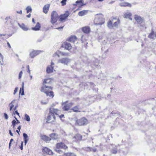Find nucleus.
Listing matches in <instances>:
<instances>
[{"label":"nucleus","mask_w":156,"mask_h":156,"mask_svg":"<svg viewBox=\"0 0 156 156\" xmlns=\"http://www.w3.org/2000/svg\"><path fill=\"white\" fill-rule=\"evenodd\" d=\"M32 21L34 23H35V22L34 21V18H33L32 19Z\"/></svg>","instance_id":"nucleus-62"},{"label":"nucleus","mask_w":156,"mask_h":156,"mask_svg":"<svg viewBox=\"0 0 156 156\" xmlns=\"http://www.w3.org/2000/svg\"><path fill=\"white\" fill-rule=\"evenodd\" d=\"M100 61L98 60H97L96 61V62L95 63H94V65L95 66H98V64L99 63V62H100Z\"/></svg>","instance_id":"nucleus-47"},{"label":"nucleus","mask_w":156,"mask_h":156,"mask_svg":"<svg viewBox=\"0 0 156 156\" xmlns=\"http://www.w3.org/2000/svg\"><path fill=\"white\" fill-rule=\"evenodd\" d=\"M9 147V149H10V148L11 147H12V148H13V149H15V148L14 147Z\"/></svg>","instance_id":"nucleus-61"},{"label":"nucleus","mask_w":156,"mask_h":156,"mask_svg":"<svg viewBox=\"0 0 156 156\" xmlns=\"http://www.w3.org/2000/svg\"><path fill=\"white\" fill-rule=\"evenodd\" d=\"M14 114H16L20 116L19 113L17 112V110H16L15 111H14Z\"/></svg>","instance_id":"nucleus-51"},{"label":"nucleus","mask_w":156,"mask_h":156,"mask_svg":"<svg viewBox=\"0 0 156 156\" xmlns=\"http://www.w3.org/2000/svg\"><path fill=\"white\" fill-rule=\"evenodd\" d=\"M108 26L109 28H111L112 27V23L111 21H109L108 23Z\"/></svg>","instance_id":"nucleus-38"},{"label":"nucleus","mask_w":156,"mask_h":156,"mask_svg":"<svg viewBox=\"0 0 156 156\" xmlns=\"http://www.w3.org/2000/svg\"><path fill=\"white\" fill-rule=\"evenodd\" d=\"M18 107V105H16L15 107L14 108V110H16V109H17V108Z\"/></svg>","instance_id":"nucleus-55"},{"label":"nucleus","mask_w":156,"mask_h":156,"mask_svg":"<svg viewBox=\"0 0 156 156\" xmlns=\"http://www.w3.org/2000/svg\"><path fill=\"white\" fill-rule=\"evenodd\" d=\"M13 141V139H11L10 142V143H11L12 141Z\"/></svg>","instance_id":"nucleus-64"},{"label":"nucleus","mask_w":156,"mask_h":156,"mask_svg":"<svg viewBox=\"0 0 156 156\" xmlns=\"http://www.w3.org/2000/svg\"><path fill=\"white\" fill-rule=\"evenodd\" d=\"M54 65V63L52 62H51V65L50 66H48L47 67L46 71L48 73H52L53 72V65Z\"/></svg>","instance_id":"nucleus-10"},{"label":"nucleus","mask_w":156,"mask_h":156,"mask_svg":"<svg viewBox=\"0 0 156 156\" xmlns=\"http://www.w3.org/2000/svg\"><path fill=\"white\" fill-rule=\"evenodd\" d=\"M86 150L88 151H91L93 152H95L96 151V149L95 147H87Z\"/></svg>","instance_id":"nucleus-21"},{"label":"nucleus","mask_w":156,"mask_h":156,"mask_svg":"<svg viewBox=\"0 0 156 156\" xmlns=\"http://www.w3.org/2000/svg\"><path fill=\"white\" fill-rule=\"evenodd\" d=\"M58 16L55 11H53L51 14V22L52 24L55 23L57 20Z\"/></svg>","instance_id":"nucleus-4"},{"label":"nucleus","mask_w":156,"mask_h":156,"mask_svg":"<svg viewBox=\"0 0 156 156\" xmlns=\"http://www.w3.org/2000/svg\"><path fill=\"white\" fill-rule=\"evenodd\" d=\"M148 37L149 38L152 39H155L156 38V34L155 32L152 30L151 32L149 35Z\"/></svg>","instance_id":"nucleus-12"},{"label":"nucleus","mask_w":156,"mask_h":156,"mask_svg":"<svg viewBox=\"0 0 156 156\" xmlns=\"http://www.w3.org/2000/svg\"><path fill=\"white\" fill-rule=\"evenodd\" d=\"M4 116L5 119H8V116L6 113H5L4 114Z\"/></svg>","instance_id":"nucleus-50"},{"label":"nucleus","mask_w":156,"mask_h":156,"mask_svg":"<svg viewBox=\"0 0 156 156\" xmlns=\"http://www.w3.org/2000/svg\"><path fill=\"white\" fill-rule=\"evenodd\" d=\"M82 136L80 135L77 134L74 137L77 140H80L82 139Z\"/></svg>","instance_id":"nucleus-29"},{"label":"nucleus","mask_w":156,"mask_h":156,"mask_svg":"<svg viewBox=\"0 0 156 156\" xmlns=\"http://www.w3.org/2000/svg\"><path fill=\"white\" fill-rule=\"evenodd\" d=\"M103 16L102 14H98L95 15V18L94 21L95 25H102L104 23V19L103 18Z\"/></svg>","instance_id":"nucleus-3"},{"label":"nucleus","mask_w":156,"mask_h":156,"mask_svg":"<svg viewBox=\"0 0 156 156\" xmlns=\"http://www.w3.org/2000/svg\"><path fill=\"white\" fill-rule=\"evenodd\" d=\"M77 40V38L75 36H71L68 39V41L74 43Z\"/></svg>","instance_id":"nucleus-15"},{"label":"nucleus","mask_w":156,"mask_h":156,"mask_svg":"<svg viewBox=\"0 0 156 156\" xmlns=\"http://www.w3.org/2000/svg\"><path fill=\"white\" fill-rule=\"evenodd\" d=\"M40 24L39 22H37V23L36 26L34 27H32V29L34 30L37 31L40 30Z\"/></svg>","instance_id":"nucleus-18"},{"label":"nucleus","mask_w":156,"mask_h":156,"mask_svg":"<svg viewBox=\"0 0 156 156\" xmlns=\"http://www.w3.org/2000/svg\"><path fill=\"white\" fill-rule=\"evenodd\" d=\"M72 103H68V101L62 103V105L63 106V109L64 111H68L72 106Z\"/></svg>","instance_id":"nucleus-6"},{"label":"nucleus","mask_w":156,"mask_h":156,"mask_svg":"<svg viewBox=\"0 0 156 156\" xmlns=\"http://www.w3.org/2000/svg\"><path fill=\"white\" fill-rule=\"evenodd\" d=\"M111 152L113 154H116L117 153V150L116 149L114 148L111 150Z\"/></svg>","instance_id":"nucleus-41"},{"label":"nucleus","mask_w":156,"mask_h":156,"mask_svg":"<svg viewBox=\"0 0 156 156\" xmlns=\"http://www.w3.org/2000/svg\"><path fill=\"white\" fill-rule=\"evenodd\" d=\"M70 59L67 58H62L58 60V62L67 65L70 62Z\"/></svg>","instance_id":"nucleus-7"},{"label":"nucleus","mask_w":156,"mask_h":156,"mask_svg":"<svg viewBox=\"0 0 156 156\" xmlns=\"http://www.w3.org/2000/svg\"><path fill=\"white\" fill-rule=\"evenodd\" d=\"M23 74V72L22 71H20L19 74V79L22 76Z\"/></svg>","instance_id":"nucleus-48"},{"label":"nucleus","mask_w":156,"mask_h":156,"mask_svg":"<svg viewBox=\"0 0 156 156\" xmlns=\"http://www.w3.org/2000/svg\"><path fill=\"white\" fill-rule=\"evenodd\" d=\"M11 20V17H7L5 18V20H6L7 23H8V22L9 23V22H10Z\"/></svg>","instance_id":"nucleus-37"},{"label":"nucleus","mask_w":156,"mask_h":156,"mask_svg":"<svg viewBox=\"0 0 156 156\" xmlns=\"http://www.w3.org/2000/svg\"><path fill=\"white\" fill-rule=\"evenodd\" d=\"M56 146H66V145L63 142L58 143L56 144Z\"/></svg>","instance_id":"nucleus-33"},{"label":"nucleus","mask_w":156,"mask_h":156,"mask_svg":"<svg viewBox=\"0 0 156 156\" xmlns=\"http://www.w3.org/2000/svg\"><path fill=\"white\" fill-rule=\"evenodd\" d=\"M18 90V88L17 87H16L15 88V89L14 90V93H13L14 94H16V93L17 92V91Z\"/></svg>","instance_id":"nucleus-49"},{"label":"nucleus","mask_w":156,"mask_h":156,"mask_svg":"<svg viewBox=\"0 0 156 156\" xmlns=\"http://www.w3.org/2000/svg\"><path fill=\"white\" fill-rule=\"evenodd\" d=\"M82 30L85 33L87 34L90 31V28L88 27H85L82 28Z\"/></svg>","instance_id":"nucleus-17"},{"label":"nucleus","mask_w":156,"mask_h":156,"mask_svg":"<svg viewBox=\"0 0 156 156\" xmlns=\"http://www.w3.org/2000/svg\"><path fill=\"white\" fill-rule=\"evenodd\" d=\"M52 87L51 86H47L44 85L41 88V91L45 93L47 96L53 98L54 97L53 93L51 91Z\"/></svg>","instance_id":"nucleus-2"},{"label":"nucleus","mask_w":156,"mask_h":156,"mask_svg":"<svg viewBox=\"0 0 156 156\" xmlns=\"http://www.w3.org/2000/svg\"><path fill=\"white\" fill-rule=\"evenodd\" d=\"M134 18L138 23H142L143 21V19L141 17L138 15H135Z\"/></svg>","instance_id":"nucleus-14"},{"label":"nucleus","mask_w":156,"mask_h":156,"mask_svg":"<svg viewBox=\"0 0 156 156\" xmlns=\"http://www.w3.org/2000/svg\"><path fill=\"white\" fill-rule=\"evenodd\" d=\"M57 149L56 150L57 152H58L59 153H60L61 152V150H60V149H66L67 148V147H57Z\"/></svg>","instance_id":"nucleus-27"},{"label":"nucleus","mask_w":156,"mask_h":156,"mask_svg":"<svg viewBox=\"0 0 156 156\" xmlns=\"http://www.w3.org/2000/svg\"><path fill=\"white\" fill-rule=\"evenodd\" d=\"M49 136L51 139L54 140H56L58 138V135L54 133L51 134Z\"/></svg>","instance_id":"nucleus-20"},{"label":"nucleus","mask_w":156,"mask_h":156,"mask_svg":"<svg viewBox=\"0 0 156 156\" xmlns=\"http://www.w3.org/2000/svg\"><path fill=\"white\" fill-rule=\"evenodd\" d=\"M42 152L44 154L46 153L50 155H52L53 154L51 150L46 147L42 149Z\"/></svg>","instance_id":"nucleus-9"},{"label":"nucleus","mask_w":156,"mask_h":156,"mask_svg":"<svg viewBox=\"0 0 156 156\" xmlns=\"http://www.w3.org/2000/svg\"><path fill=\"white\" fill-rule=\"evenodd\" d=\"M74 112H78V108L77 107H74L73 109Z\"/></svg>","instance_id":"nucleus-40"},{"label":"nucleus","mask_w":156,"mask_h":156,"mask_svg":"<svg viewBox=\"0 0 156 156\" xmlns=\"http://www.w3.org/2000/svg\"><path fill=\"white\" fill-rule=\"evenodd\" d=\"M41 103L42 105H46L48 103V100H47L46 101H44L43 100H41Z\"/></svg>","instance_id":"nucleus-42"},{"label":"nucleus","mask_w":156,"mask_h":156,"mask_svg":"<svg viewBox=\"0 0 156 156\" xmlns=\"http://www.w3.org/2000/svg\"><path fill=\"white\" fill-rule=\"evenodd\" d=\"M131 16V14L129 12H127L124 14V17L126 18H129L130 20H132V19L130 17Z\"/></svg>","instance_id":"nucleus-19"},{"label":"nucleus","mask_w":156,"mask_h":156,"mask_svg":"<svg viewBox=\"0 0 156 156\" xmlns=\"http://www.w3.org/2000/svg\"><path fill=\"white\" fill-rule=\"evenodd\" d=\"M67 0H62L61 2V3L62 4V5H64L66 4V2Z\"/></svg>","instance_id":"nucleus-43"},{"label":"nucleus","mask_w":156,"mask_h":156,"mask_svg":"<svg viewBox=\"0 0 156 156\" xmlns=\"http://www.w3.org/2000/svg\"><path fill=\"white\" fill-rule=\"evenodd\" d=\"M59 111L58 109L51 108L49 109V112L47 117V122L53 123L55 120V115H57Z\"/></svg>","instance_id":"nucleus-1"},{"label":"nucleus","mask_w":156,"mask_h":156,"mask_svg":"<svg viewBox=\"0 0 156 156\" xmlns=\"http://www.w3.org/2000/svg\"><path fill=\"white\" fill-rule=\"evenodd\" d=\"M65 155L66 156H76V155L73 153H65Z\"/></svg>","instance_id":"nucleus-31"},{"label":"nucleus","mask_w":156,"mask_h":156,"mask_svg":"<svg viewBox=\"0 0 156 156\" xmlns=\"http://www.w3.org/2000/svg\"><path fill=\"white\" fill-rule=\"evenodd\" d=\"M21 27L24 30L26 31L28 30V28L25 27V26H21Z\"/></svg>","instance_id":"nucleus-45"},{"label":"nucleus","mask_w":156,"mask_h":156,"mask_svg":"<svg viewBox=\"0 0 156 156\" xmlns=\"http://www.w3.org/2000/svg\"><path fill=\"white\" fill-rule=\"evenodd\" d=\"M53 56L54 57H57V58H58L59 57V55L57 53V52H56L53 55Z\"/></svg>","instance_id":"nucleus-46"},{"label":"nucleus","mask_w":156,"mask_h":156,"mask_svg":"<svg viewBox=\"0 0 156 156\" xmlns=\"http://www.w3.org/2000/svg\"><path fill=\"white\" fill-rule=\"evenodd\" d=\"M119 23V22H115L112 25V26L113 27H116L118 24Z\"/></svg>","instance_id":"nucleus-44"},{"label":"nucleus","mask_w":156,"mask_h":156,"mask_svg":"<svg viewBox=\"0 0 156 156\" xmlns=\"http://www.w3.org/2000/svg\"><path fill=\"white\" fill-rule=\"evenodd\" d=\"M119 5L120 6H129V7H130L131 6V5L130 4L127 2H123L119 4Z\"/></svg>","instance_id":"nucleus-23"},{"label":"nucleus","mask_w":156,"mask_h":156,"mask_svg":"<svg viewBox=\"0 0 156 156\" xmlns=\"http://www.w3.org/2000/svg\"><path fill=\"white\" fill-rule=\"evenodd\" d=\"M12 125L13 128H14L16 125V122L15 120H13L12 121Z\"/></svg>","instance_id":"nucleus-39"},{"label":"nucleus","mask_w":156,"mask_h":156,"mask_svg":"<svg viewBox=\"0 0 156 156\" xmlns=\"http://www.w3.org/2000/svg\"><path fill=\"white\" fill-rule=\"evenodd\" d=\"M7 44L8 45V46L10 48H11V46L9 44V42H8L7 43Z\"/></svg>","instance_id":"nucleus-59"},{"label":"nucleus","mask_w":156,"mask_h":156,"mask_svg":"<svg viewBox=\"0 0 156 156\" xmlns=\"http://www.w3.org/2000/svg\"><path fill=\"white\" fill-rule=\"evenodd\" d=\"M41 52L39 51H33L30 53V55L31 58H34L37 55H38Z\"/></svg>","instance_id":"nucleus-11"},{"label":"nucleus","mask_w":156,"mask_h":156,"mask_svg":"<svg viewBox=\"0 0 156 156\" xmlns=\"http://www.w3.org/2000/svg\"><path fill=\"white\" fill-rule=\"evenodd\" d=\"M87 123V119L84 117L76 121V124L79 126L86 125Z\"/></svg>","instance_id":"nucleus-5"},{"label":"nucleus","mask_w":156,"mask_h":156,"mask_svg":"<svg viewBox=\"0 0 156 156\" xmlns=\"http://www.w3.org/2000/svg\"><path fill=\"white\" fill-rule=\"evenodd\" d=\"M87 12V10H83L79 12L78 13V15L80 16H83L86 14Z\"/></svg>","instance_id":"nucleus-25"},{"label":"nucleus","mask_w":156,"mask_h":156,"mask_svg":"<svg viewBox=\"0 0 156 156\" xmlns=\"http://www.w3.org/2000/svg\"><path fill=\"white\" fill-rule=\"evenodd\" d=\"M9 133L10 135L11 136H13V134L12 133L11 130H9Z\"/></svg>","instance_id":"nucleus-53"},{"label":"nucleus","mask_w":156,"mask_h":156,"mask_svg":"<svg viewBox=\"0 0 156 156\" xmlns=\"http://www.w3.org/2000/svg\"><path fill=\"white\" fill-rule=\"evenodd\" d=\"M50 5L49 4H48L44 5L43 8L44 12L46 14L48 12L50 7Z\"/></svg>","instance_id":"nucleus-16"},{"label":"nucleus","mask_w":156,"mask_h":156,"mask_svg":"<svg viewBox=\"0 0 156 156\" xmlns=\"http://www.w3.org/2000/svg\"><path fill=\"white\" fill-rule=\"evenodd\" d=\"M16 101V100H14L9 104V110L10 111L12 110V108L14 107V104L15 103Z\"/></svg>","instance_id":"nucleus-24"},{"label":"nucleus","mask_w":156,"mask_h":156,"mask_svg":"<svg viewBox=\"0 0 156 156\" xmlns=\"http://www.w3.org/2000/svg\"><path fill=\"white\" fill-rule=\"evenodd\" d=\"M3 60V56L2 55V54H1V53H0V62L1 64V65H2L3 64V62L2 61V62L1 61V60L2 61Z\"/></svg>","instance_id":"nucleus-36"},{"label":"nucleus","mask_w":156,"mask_h":156,"mask_svg":"<svg viewBox=\"0 0 156 156\" xmlns=\"http://www.w3.org/2000/svg\"><path fill=\"white\" fill-rule=\"evenodd\" d=\"M16 132L17 133H18V134H19V135L20 134V133H19V130H16Z\"/></svg>","instance_id":"nucleus-63"},{"label":"nucleus","mask_w":156,"mask_h":156,"mask_svg":"<svg viewBox=\"0 0 156 156\" xmlns=\"http://www.w3.org/2000/svg\"><path fill=\"white\" fill-rule=\"evenodd\" d=\"M23 136L24 138V142L25 144L27 142V139L28 138V136L27 134L25 133H23Z\"/></svg>","instance_id":"nucleus-28"},{"label":"nucleus","mask_w":156,"mask_h":156,"mask_svg":"<svg viewBox=\"0 0 156 156\" xmlns=\"http://www.w3.org/2000/svg\"><path fill=\"white\" fill-rule=\"evenodd\" d=\"M16 12L19 14H22V11L21 10H20V11H17Z\"/></svg>","instance_id":"nucleus-52"},{"label":"nucleus","mask_w":156,"mask_h":156,"mask_svg":"<svg viewBox=\"0 0 156 156\" xmlns=\"http://www.w3.org/2000/svg\"><path fill=\"white\" fill-rule=\"evenodd\" d=\"M63 27H58L57 28H56V29H57L58 30H59L60 29L62 28H63Z\"/></svg>","instance_id":"nucleus-58"},{"label":"nucleus","mask_w":156,"mask_h":156,"mask_svg":"<svg viewBox=\"0 0 156 156\" xmlns=\"http://www.w3.org/2000/svg\"><path fill=\"white\" fill-rule=\"evenodd\" d=\"M24 83L23 82L22 83V87L20 88V93L21 92V89L22 90V92L21 93L22 95H24Z\"/></svg>","instance_id":"nucleus-30"},{"label":"nucleus","mask_w":156,"mask_h":156,"mask_svg":"<svg viewBox=\"0 0 156 156\" xmlns=\"http://www.w3.org/2000/svg\"><path fill=\"white\" fill-rule=\"evenodd\" d=\"M69 15V13L68 11H66V12L62 15H61L59 16V21L61 22H64L65 20L68 17Z\"/></svg>","instance_id":"nucleus-8"},{"label":"nucleus","mask_w":156,"mask_h":156,"mask_svg":"<svg viewBox=\"0 0 156 156\" xmlns=\"http://www.w3.org/2000/svg\"><path fill=\"white\" fill-rule=\"evenodd\" d=\"M26 10L27 13H28L30 12H31L32 11V9L31 7L30 6L27 7L26 8Z\"/></svg>","instance_id":"nucleus-34"},{"label":"nucleus","mask_w":156,"mask_h":156,"mask_svg":"<svg viewBox=\"0 0 156 156\" xmlns=\"http://www.w3.org/2000/svg\"><path fill=\"white\" fill-rule=\"evenodd\" d=\"M41 138L46 142H48L51 140V138L44 135L41 136Z\"/></svg>","instance_id":"nucleus-13"},{"label":"nucleus","mask_w":156,"mask_h":156,"mask_svg":"<svg viewBox=\"0 0 156 156\" xmlns=\"http://www.w3.org/2000/svg\"><path fill=\"white\" fill-rule=\"evenodd\" d=\"M64 116V115H61L60 116H59V117L60 118H62Z\"/></svg>","instance_id":"nucleus-57"},{"label":"nucleus","mask_w":156,"mask_h":156,"mask_svg":"<svg viewBox=\"0 0 156 156\" xmlns=\"http://www.w3.org/2000/svg\"><path fill=\"white\" fill-rule=\"evenodd\" d=\"M51 82V79L50 78H48L44 80L43 82V84L45 85L46 84L50 83Z\"/></svg>","instance_id":"nucleus-26"},{"label":"nucleus","mask_w":156,"mask_h":156,"mask_svg":"<svg viewBox=\"0 0 156 156\" xmlns=\"http://www.w3.org/2000/svg\"><path fill=\"white\" fill-rule=\"evenodd\" d=\"M21 125H20L17 128V129L20 131L21 129Z\"/></svg>","instance_id":"nucleus-54"},{"label":"nucleus","mask_w":156,"mask_h":156,"mask_svg":"<svg viewBox=\"0 0 156 156\" xmlns=\"http://www.w3.org/2000/svg\"><path fill=\"white\" fill-rule=\"evenodd\" d=\"M25 119L28 122H29L30 120V116L27 114H25L24 116Z\"/></svg>","instance_id":"nucleus-32"},{"label":"nucleus","mask_w":156,"mask_h":156,"mask_svg":"<svg viewBox=\"0 0 156 156\" xmlns=\"http://www.w3.org/2000/svg\"><path fill=\"white\" fill-rule=\"evenodd\" d=\"M83 2V0H80V1H77L76 2V5L77 4H80V5H82V4Z\"/></svg>","instance_id":"nucleus-35"},{"label":"nucleus","mask_w":156,"mask_h":156,"mask_svg":"<svg viewBox=\"0 0 156 156\" xmlns=\"http://www.w3.org/2000/svg\"><path fill=\"white\" fill-rule=\"evenodd\" d=\"M30 16H31V14H28V15H27V17L28 18H30Z\"/></svg>","instance_id":"nucleus-56"},{"label":"nucleus","mask_w":156,"mask_h":156,"mask_svg":"<svg viewBox=\"0 0 156 156\" xmlns=\"http://www.w3.org/2000/svg\"><path fill=\"white\" fill-rule=\"evenodd\" d=\"M66 49L69 50L72 48V46L69 43L66 42L65 44Z\"/></svg>","instance_id":"nucleus-22"},{"label":"nucleus","mask_w":156,"mask_h":156,"mask_svg":"<svg viewBox=\"0 0 156 156\" xmlns=\"http://www.w3.org/2000/svg\"><path fill=\"white\" fill-rule=\"evenodd\" d=\"M5 34H0V38L2 37V36H5Z\"/></svg>","instance_id":"nucleus-60"}]
</instances>
